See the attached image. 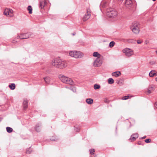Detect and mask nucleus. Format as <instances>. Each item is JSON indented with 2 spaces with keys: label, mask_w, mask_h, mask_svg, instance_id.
<instances>
[{
  "label": "nucleus",
  "mask_w": 157,
  "mask_h": 157,
  "mask_svg": "<svg viewBox=\"0 0 157 157\" xmlns=\"http://www.w3.org/2000/svg\"><path fill=\"white\" fill-rule=\"evenodd\" d=\"M40 125L39 124H36V126L35 129H36V130L37 132H39L40 131Z\"/></svg>",
  "instance_id": "nucleus-23"
},
{
  "label": "nucleus",
  "mask_w": 157,
  "mask_h": 157,
  "mask_svg": "<svg viewBox=\"0 0 157 157\" xmlns=\"http://www.w3.org/2000/svg\"><path fill=\"white\" fill-rule=\"evenodd\" d=\"M73 92H76V90H75V89H74V88H73L72 90H71Z\"/></svg>",
  "instance_id": "nucleus-42"
},
{
  "label": "nucleus",
  "mask_w": 157,
  "mask_h": 157,
  "mask_svg": "<svg viewBox=\"0 0 157 157\" xmlns=\"http://www.w3.org/2000/svg\"><path fill=\"white\" fill-rule=\"evenodd\" d=\"M90 153L91 155H93L94 154V153L95 151L94 149H91L90 150Z\"/></svg>",
  "instance_id": "nucleus-32"
},
{
  "label": "nucleus",
  "mask_w": 157,
  "mask_h": 157,
  "mask_svg": "<svg viewBox=\"0 0 157 157\" xmlns=\"http://www.w3.org/2000/svg\"><path fill=\"white\" fill-rule=\"evenodd\" d=\"M27 9L29 11V13L31 14L32 13V9L31 6H29L28 7Z\"/></svg>",
  "instance_id": "nucleus-28"
},
{
  "label": "nucleus",
  "mask_w": 157,
  "mask_h": 157,
  "mask_svg": "<svg viewBox=\"0 0 157 157\" xmlns=\"http://www.w3.org/2000/svg\"><path fill=\"white\" fill-rule=\"evenodd\" d=\"M146 136H144V137H142L141 138V139H144V138H146Z\"/></svg>",
  "instance_id": "nucleus-43"
},
{
  "label": "nucleus",
  "mask_w": 157,
  "mask_h": 157,
  "mask_svg": "<svg viewBox=\"0 0 157 157\" xmlns=\"http://www.w3.org/2000/svg\"><path fill=\"white\" fill-rule=\"evenodd\" d=\"M150 63L151 65H154L155 64V62L154 61H150Z\"/></svg>",
  "instance_id": "nucleus-37"
},
{
  "label": "nucleus",
  "mask_w": 157,
  "mask_h": 157,
  "mask_svg": "<svg viewBox=\"0 0 157 157\" xmlns=\"http://www.w3.org/2000/svg\"><path fill=\"white\" fill-rule=\"evenodd\" d=\"M154 106L155 108L157 109V101L155 104Z\"/></svg>",
  "instance_id": "nucleus-40"
},
{
  "label": "nucleus",
  "mask_w": 157,
  "mask_h": 157,
  "mask_svg": "<svg viewBox=\"0 0 157 157\" xmlns=\"http://www.w3.org/2000/svg\"><path fill=\"white\" fill-rule=\"evenodd\" d=\"M106 4V2H105V4H104V5H103V6L104 7H105V4Z\"/></svg>",
  "instance_id": "nucleus-44"
},
{
  "label": "nucleus",
  "mask_w": 157,
  "mask_h": 157,
  "mask_svg": "<svg viewBox=\"0 0 157 157\" xmlns=\"http://www.w3.org/2000/svg\"><path fill=\"white\" fill-rule=\"evenodd\" d=\"M59 78L62 82L65 83L67 79V77L63 75H59Z\"/></svg>",
  "instance_id": "nucleus-12"
},
{
  "label": "nucleus",
  "mask_w": 157,
  "mask_h": 157,
  "mask_svg": "<svg viewBox=\"0 0 157 157\" xmlns=\"http://www.w3.org/2000/svg\"><path fill=\"white\" fill-rule=\"evenodd\" d=\"M10 88L12 90H13L15 88V85L14 83H12L9 85Z\"/></svg>",
  "instance_id": "nucleus-25"
},
{
  "label": "nucleus",
  "mask_w": 157,
  "mask_h": 157,
  "mask_svg": "<svg viewBox=\"0 0 157 157\" xmlns=\"http://www.w3.org/2000/svg\"><path fill=\"white\" fill-rule=\"evenodd\" d=\"M100 86L98 84H95L94 86V88L95 90L98 89L100 88Z\"/></svg>",
  "instance_id": "nucleus-29"
},
{
  "label": "nucleus",
  "mask_w": 157,
  "mask_h": 157,
  "mask_svg": "<svg viewBox=\"0 0 157 157\" xmlns=\"http://www.w3.org/2000/svg\"><path fill=\"white\" fill-rule=\"evenodd\" d=\"M142 42V41L140 40H137V43L138 44H140Z\"/></svg>",
  "instance_id": "nucleus-39"
},
{
  "label": "nucleus",
  "mask_w": 157,
  "mask_h": 157,
  "mask_svg": "<svg viewBox=\"0 0 157 157\" xmlns=\"http://www.w3.org/2000/svg\"><path fill=\"white\" fill-rule=\"evenodd\" d=\"M90 17V12L88 11H87L85 15L84 16L83 18V20L84 21H86L89 19Z\"/></svg>",
  "instance_id": "nucleus-10"
},
{
  "label": "nucleus",
  "mask_w": 157,
  "mask_h": 157,
  "mask_svg": "<svg viewBox=\"0 0 157 157\" xmlns=\"http://www.w3.org/2000/svg\"><path fill=\"white\" fill-rule=\"evenodd\" d=\"M121 80L117 81V84H119L120 85L123 84V83L122 82H121Z\"/></svg>",
  "instance_id": "nucleus-34"
},
{
  "label": "nucleus",
  "mask_w": 157,
  "mask_h": 157,
  "mask_svg": "<svg viewBox=\"0 0 157 157\" xmlns=\"http://www.w3.org/2000/svg\"><path fill=\"white\" fill-rule=\"evenodd\" d=\"M156 53L157 54V51H156Z\"/></svg>",
  "instance_id": "nucleus-49"
},
{
  "label": "nucleus",
  "mask_w": 157,
  "mask_h": 157,
  "mask_svg": "<svg viewBox=\"0 0 157 157\" xmlns=\"http://www.w3.org/2000/svg\"><path fill=\"white\" fill-rule=\"evenodd\" d=\"M67 63L63 59H60L58 68L63 69L67 67Z\"/></svg>",
  "instance_id": "nucleus-7"
},
{
  "label": "nucleus",
  "mask_w": 157,
  "mask_h": 157,
  "mask_svg": "<svg viewBox=\"0 0 157 157\" xmlns=\"http://www.w3.org/2000/svg\"><path fill=\"white\" fill-rule=\"evenodd\" d=\"M154 75H156V71L155 70L151 71L149 74V76L151 77H152Z\"/></svg>",
  "instance_id": "nucleus-19"
},
{
  "label": "nucleus",
  "mask_w": 157,
  "mask_h": 157,
  "mask_svg": "<svg viewBox=\"0 0 157 157\" xmlns=\"http://www.w3.org/2000/svg\"><path fill=\"white\" fill-rule=\"evenodd\" d=\"M133 136H134L136 138H137L138 137V134L137 133H135L133 135Z\"/></svg>",
  "instance_id": "nucleus-36"
},
{
  "label": "nucleus",
  "mask_w": 157,
  "mask_h": 157,
  "mask_svg": "<svg viewBox=\"0 0 157 157\" xmlns=\"http://www.w3.org/2000/svg\"><path fill=\"white\" fill-rule=\"evenodd\" d=\"M155 80L157 81V77L155 78Z\"/></svg>",
  "instance_id": "nucleus-45"
},
{
  "label": "nucleus",
  "mask_w": 157,
  "mask_h": 157,
  "mask_svg": "<svg viewBox=\"0 0 157 157\" xmlns=\"http://www.w3.org/2000/svg\"><path fill=\"white\" fill-rule=\"evenodd\" d=\"M132 3V2L131 0H126L125 1V5L127 7H131Z\"/></svg>",
  "instance_id": "nucleus-14"
},
{
  "label": "nucleus",
  "mask_w": 157,
  "mask_h": 157,
  "mask_svg": "<svg viewBox=\"0 0 157 157\" xmlns=\"http://www.w3.org/2000/svg\"><path fill=\"white\" fill-rule=\"evenodd\" d=\"M73 35H75V34H73Z\"/></svg>",
  "instance_id": "nucleus-50"
},
{
  "label": "nucleus",
  "mask_w": 157,
  "mask_h": 157,
  "mask_svg": "<svg viewBox=\"0 0 157 157\" xmlns=\"http://www.w3.org/2000/svg\"><path fill=\"white\" fill-rule=\"evenodd\" d=\"M130 40V41H132V40ZM130 42H131V41H130Z\"/></svg>",
  "instance_id": "nucleus-48"
},
{
  "label": "nucleus",
  "mask_w": 157,
  "mask_h": 157,
  "mask_svg": "<svg viewBox=\"0 0 157 157\" xmlns=\"http://www.w3.org/2000/svg\"><path fill=\"white\" fill-rule=\"evenodd\" d=\"M117 12L114 9H111L107 13V16L110 18H116L117 16Z\"/></svg>",
  "instance_id": "nucleus-3"
},
{
  "label": "nucleus",
  "mask_w": 157,
  "mask_h": 157,
  "mask_svg": "<svg viewBox=\"0 0 157 157\" xmlns=\"http://www.w3.org/2000/svg\"><path fill=\"white\" fill-rule=\"evenodd\" d=\"M152 0L153 1H155L156 0Z\"/></svg>",
  "instance_id": "nucleus-47"
},
{
  "label": "nucleus",
  "mask_w": 157,
  "mask_h": 157,
  "mask_svg": "<svg viewBox=\"0 0 157 157\" xmlns=\"http://www.w3.org/2000/svg\"><path fill=\"white\" fill-rule=\"evenodd\" d=\"M123 52L125 53V55L128 57L131 56L133 54V51L132 50L128 48H126L122 50Z\"/></svg>",
  "instance_id": "nucleus-6"
},
{
  "label": "nucleus",
  "mask_w": 157,
  "mask_h": 157,
  "mask_svg": "<svg viewBox=\"0 0 157 157\" xmlns=\"http://www.w3.org/2000/svg\"><path fill=\"white\" fill-rule=\"evenodd\" d=\"M60 60V59L59 58L55 59L52 60L51 64L52 66L58 68Z\"/></svg>",
  "instance_id": "nucleus-9"
},
{
  "label": "nucleus",
  "mask_w": 157,
  "mask_h": 157,
  "mask_svg": "<svg viewBox=\"0 0 157 157\" xmlns=\"http://www.w3.org/2000/svg\"><path fill=\"white\" fill-rule=\"evenodd\" d=\"M86 102L89 104H91L93 103V100L91 98H88L86 99Z\"/></svg>",
  "instance_id": "nucleus-22"
},
{
  "label": "nucleus",
  "mask_w": 157,
  "mask_h": 157,
  "mask_svg": "<svg viewBox=\"0 0 157 157\" xmlns=\"http://www.w3.org/2000/svg\"><path fill=\"white\" fill-rule=\"evenodd\" d=\"M23 104L24 109H26L28 107V101L26 99L24 100L23 101Z\"/></svg>",
  "instance_id": "nucleus-16"
},
{
  "label": "nucleus",
  "mask_w": 157,
  "mask_h": 157,
  "mask_svg": "<svg viewBox=\"0 0 157 157\" xmlns=\"http://www.w3.org/2000/svg\"><path fill=\"white\" fill-rule=\"evenodd\" d=\"M65 83L71 85H72L74 84V82L72 80L71 78L67 77V79Z\"/></svg>",
  "instance_id": "nucleus-13"
},
{
  "label": "nucleus",
  "mask_w": 157,
  "mask_h": 157,
  "mask_svg": "<svg viewBox=\"0 0 157 157\" xmlns=\"http://www.w3.org/2000/svg\"><path fill=\"white\" fill-rule=\"evenodd\" d=\"M145 142L146 143H150L151 142V140L149 139H146L145 140Z\"/></svg>",
  "instance_id": "nucleus-35"
},
{
  "label": "nucleus",
  "mask_w": 157,
  "mask_h": 157,
  "mask_svg": "<svg viewBox=\"0 0 157 157\" xmlns=\"http://www.w3.org/2000/svg\"><path fill=\"white\" fill-rule=\"evenodd\" d=\"M30 35L28 33L21 34L18 35L17 38L18 39H26L29 38Z\"/></svg>",
  "instance_id": "nucleus-8"
},
{
  "label": "nucleus",
  "mask_w": 157,
  "mask_h": 157,
  "mask_svg": "<svg viewBox=\"0 0 157 157\" xmlns=\"http://www.w3.org/2000/svg\"><path fill=\"white\" fill-rule=\"evenodd\" d=\"M154 86H150L148 88L147 90V93L148 94H150L154 90Z\"/></svg>",
  "instance_id": "nucleus-15"
},
{
  "label": "nucleus",
  "mask_w": 157,
  "mask_h": 157,
  "mask_svg": "<svg viewBox=\"0 0 157 157\" xmlns=\"http://www.w3.org/2000/svg\"><path fill=\"white\" fill-rule=\"evenodd\" d=\"M44 79L46 83L48 84H49L50 82V78L49 77H44Z\"/></svg>",
  "instance_id": "nucleus-21"
},
{
  "label": "nucleus",
  "mask_w": 157,
  "mask_h": 157,
  "mask_svg": "<svg viewBox=\"0 0 157 157\" xmlns=\"http://www.w3.org/2000/svg\"><path fill=\"white\" fill-rule=\"evenodd\" d=\"M108 82L109 84H112L114 82V81L113 78H109L108 79Z\"/></svg>",
  "instance_id": "nucleus-26"
},
{
  "label": "nucleus",
  "mask_w": 157,
  "mask_h": 157,
  "mask_svg": "<svg viewBox=\"0 0 157 157\" xmlns=\"http://www.w3.org/2000/svg\"><path fill=\"white\" fill-rule=\"evenodd\" d=\"M51 140H52V141H53V140H55V139H51Z\"/></svg>",
  "instance_id": "nucleus-46"
},
{
  "label": "nucleus",
  "mask_w": 157,
  "mask_h": 157,
  "mask_svg": "<svg viewBox=\"0 0 157 157\" xmlns=\"http://www.w3.org/2000/svg\"><path fill=\"white\" fill-rule=\"evenodd\" d=\"M140 27L139 23L137 21H135L132 23L131 29L134 33L137 34L140 31Z\"/></svg>",
  "instance_id": "nucleus-2"
},
{
  "label": "nucleus",
  "mask_w": 157,
  "mask_h": 157,
  "mask_svg": "<svg viewBox=\"0 0 157 157\" xmlns=\"http://www.w3.org/2000/svg\"><path fill=\"white\" fill-rule=\"evenodd\" d=\"M80 129L79 128H75V130L76 132H78L80 131Z\"/></svg>",
  "instance_id": "nucleus-38"
},
{
  "label": "nucleus",
  "mask_w": 157,
  "mask_h": 157,
  "mask_svg": "<svg viewBox=\"0 0 157 157\" xmlns=\"http://www.w3.org/2000/svg\"><path fill=\"white\" fill-rule=\"evenodd\" d=\"M59 78L62 82L65 83L67 79V77L63 75H59Z\"/></svg>",
  "instance_id": "nucleus-11"
},
{
  "label": "nucleus",
  "mask_w": 157,
  "mask_h": 157,
  "mask_svg": "<svg viewBox=\"0 0 157 157\" xmlns=\"http://www.w3.org/2000/svg\"><path fill=\"white\" fill-rule=\"evenodd\" d=\"M4 14L10 17L13 16V11L11 9L6 8L5 10Z\"/></svg>",
  "instance_id": "nucleus-5"
},
{
  "label": "nucleus",
  "mask_w": 157,
  "mask_h": 157,
  "mask_svg": "<svg viewBox=\"0 0 157 157\" xmlns=\"http://www.w3.org/2000/svg\"><path fill=\"white\" fill-rule=\"evenodd\" d=\"M114 44H115V42L114 41H112L111 42L109 43V47L110 48H112L114 46Z\"/></svg>",
  "instance_id": "nucleus-30"
},
{
  "label": "nucleus",
  "mask_w": 157,
  "mask_h": 157,
  "mask_svg": "<svg viewBox=\"0 0 157 157\" xmlns=\"http://www.w3.org/2000/svg\"><path fill=\"white\" fill-rule=\"evenodd\" d=\"M6 131L9 133H11L13 131V129L10 127H6Z\"/></svg>",
  "instance_id": "nucleus-27"
},
{
  "label": "nucleus",
  "mask_w": 157,
  "mask_h": 157,
  "mask_svg": "<svg viewBox=\"0 0 157 157\" xmlns=\"http://www.w3.org/2000/svg\"><path fill=\"white\" fill-rule=\"evenodd\" d=\"M121 73L120 71H116L112 73L113 76L117 77L121 75Z\"/></svg>",
  "instance_id": "nucleus-18"
},
{
  "label": "nucleus",
  "mask_w": 157,
  "mask_h": 157,
  "mask_svg": "<svg viewBox=\"0 0 157 157\" xmlns=\"http://www.w3.org/2000/svg\"><path fill=\"white\" fill-rule=\"evenodd\" d=\"M132 97V96L127 95L122 97L121 98V99L122 100H126L128 98H131Z\"/></svg>",
  "instance_id": "nucleus-24"
},
{
  "label": "nucleus",
  "mask_w": 157,
  "mask_h": 157,
  "mask_svg": "<svg viewBox=\"0 0 157 157\" xmlns=\"http://www.w3.org/2000/svg\"><path fill=\"white\" fill-rule=\"evenodd\" d=\"M93 56L94 57H97V58H99V57H103L98 52H94L93 53Z\"/></svg>",
  "instance_id": "nucleus-20"
},
{
  "label": "nucleus",
  "mask_w": 157,
  "mask_h": 157,
  "mask_svg": "<svg viewBox=\"0 0 157 157\" xmlns=\"http://www.w3.org/2000/svg\"><path fill=\"white\" fill-rule=\"evenodd\" d=\"M69 56L75 59L81 58L83 56L84 54L81 52L77 51H71L69 52Z\"/></svg>",
  "instance_id": "nucleus-1"
},
{
  "label": "nucleus",
  "mask_w": 157,
  "mask_h": 157,
  "mask_svg": "<svg viewBox=\"0 0 157 157\" xmlns=\"http://www.w3.org/2000/svg\"><path fill=\"white\" fill-rule=\"evenodd\" d=\"M137 138H136V137L134 136H133V135L131 136V138L130 139V140H131V141H134L136 140V139Z\"/></svg>",
  "instance_id": "nucleus-33"
},
{
  "label": "nucleus",
  "mask_w": 157,
  "mask_h": 157,
  "mask_svg": "<svg viewBox=\"0 0 157 157\" xmlns=\"http://www.w3.org/2000/svg\"><path fill=\"white\" fill-rule=\"evenodd\" d=\"M31 151H32L31 149L30 148H29L27 149L26 151V153L27 154H29L31 153Z\"/></svg>",
  "instance_id": "nucleus-31"
},
{
  "label": "nucleus",
  "mask_w": 157,
  "mask_h": 157,
  "mask_svg": "<svg viewBox=\"0 0 157 157\" xmlns=\"http://www.w3.org/2000/svg\"><path fill=\"white\" fill-rule=\"evenodd\" d=\"M46 4V1L44 0H43L40 2L39 6L40 8L42 9L45 6Z\"/></svg>",
  "instance_id": "nucleus-17"
},
{
  "label": "nucleus",
  "mask_w": 157,
  "mask_h": 157,
  "mask_svg": "<svg viewBox=\"0 0 157 157\" xmlns=\"http://www.w3.org/2000/svg\"><path fill=\"white\" fill-rule=\"evenodd\" d=\"M103 60V57L97 58L94 61L93 65L94 67H98L102 64Z\"/></svg>",
  "instance_id": "nucleus-4"
},
{
  "label": "nucleus",
  "mask_w": 157,
  "mask_h": 157,
  "mask_svg": "<svg viewBox=\"0 0 157 157\" xmlns=\"http://www.w3.org/2000/svg\"><path fill=\"white\" fill-rule=\"evenodd\" d=\"M17 42V41L14 40H13L12 41V43H13L15 44Z\"/></svg>",
  "instance_id": "nucleus-41"
}]
</instances>
